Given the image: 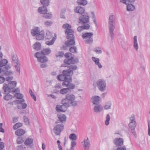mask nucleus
I'll use <instances>...</instances> for the list:
<instances>
[{
	"label": "nucleus",
	"mask_w": 150,
	"mask_h": 150,
	"mask_svg": "<svg viewBox=\"0 0 150 150\" xmlns=\"http://www.w3.org/2000/svg\"><path fill=\"white\" fill-rule=\"evenodd\" d=\"M75 99V96L74 94H67L65 96V98L62 99L61 102L66 108H68L70 106L75 107L77 105V102Z\"/></svg>",
	"instance_id": "1"
},
{
	"label": "nucleus",
	"mask_w": 150,
	"mask_h": 150,
	"mask_svg": "<svg viewBox=\"0 0 150 150\" xmlns=\"http://www.w3.org/2000/svg\"><path fill=\"white\" fill-rule=\"evenodd\" d=\"M115 19L113 14L111 13L109 16L108 26L109 33L110 36L112 37L113 36V31L115 26Z\"/></svg>",
	"instance_id": "2"
},
{
	"label": "nucleus",
	"mask_w": 150,
	"mask_h": 150,
	"mask_svg": "<svg viewBox=\"0 0 150 150\" xmlns=\"http://www.w3.org/2000/svg\"><path fill=\"white\" fill-rule=\"evenodd\" d=\"M130 122L128 124V126L131 131L132 133L136 138V133L135 130V128L136 126V122L135 117L134 115H132L129 118Z\"/></svg>",
	"instance_id": "3"
},
{
	"label": "nucleus",
	"mask_w": 150,
	"mask_h": 150,
	"mask_svg": "<svg viewBox=\"0 0 150 150\" xmlns=\"http://www.w3.org/2000/svg\"><path fill=\"white\" fill-rule=\"evenodd\" d=\"M31 33L33 37L38 36L39 38H44V31L42 30L40 31V28L39 27L34 28L32 29Z\"/></svg>",
	"instance_id": "4"
},
{
	"label": "nucleus",
	"mask_w": 150,
	"mask_h": 150,
	"mask_svg": "<svg viewBox=\"0 0 150 150\" xmlns=\"http://www.w3.org/2000/svg\"><path fill=\"white\" fill-rule=\"evenodd\" d=\"M63 28L65 29V33L67 35V38H74V31L71 29V26L68 24L66 23L64 24L62 26Z\"/></svg>",
	"instance_id": "5"
},
{
	"label": "nucleus",
	"mask_w": 150,
	"mask_h": 150,
	"mask_svg": "<svg viewBox=\"0 0 150 150\" xmlns=\"http://www.w3.org/2000/svg\"><path fill=\"white\" fill-rule=\"evenodd\" d=\"M67 81H63L62 84L63 86H65L67 87L70 92L71 90L75 88V85L74 84L71 83L72 82V79L71 77H69Z\"/></svg>",
	"instance_id": "6"
},
{
	"label": "nucleus",
	"mask_w": 150,
	"mask_h": 150,
	"mask_svg": "<svg viewBox=\"0 0 150 150\" xmlns=\"http://www.w3.org/2000/svg\"><path fill=\"white\" fill-rule=\"evenodd\" d=\"M89 18L88 14L85 13L79 16V23L84 25L88 24L89 22Z\"/></svg>",
	"instance_id": "7"
},
{
	"label": "nucleus",
	"mask_w": 150,
	"mask_h": 150,
	"mask_svg": "<svg viewBox=\"0 0 150 150\" xmlns=\"http://www.w3.org/2000/svg\"><path fill=\"white\" fill-rule=\"evenodd\" d=\"M96 84L98 88L100 91L103 92L106 90V83L105 80L99 79L97 81Z\"/></svg>",
	"instance_id": "8"
},
{
	"label": "nucleus",
	"mask_w": 150,
	"mask_h": 150,
	"mask_svg": "<svg viewBox=\"0 0 150 150\" xmlns=\"http://www.w3.org/2000/svg\"><path fill=\"white\" fill-rule=\"evenodd\" d=\"M34 56L37 58L38 62L41 63H45L48 61V58L47 57L43 55L40 52H38L36 53Z\"/></svg>",
	"instance_id": "9"
},
{
	"label": "nucleus",
	"mask_w": 150,
	"mask_h": 150,
	"mask_svg": "<svg viewBox=\"0 0 150 150\" xmlns=\"http://www.w3.org/2000/svg\"><path fill=\"white\" fill-rule=\"evenodd\" d=\"M12 60L13 64H16L15 67L17 71L19 73H20V64L18 62L17 55H14L12 57Z\"/></svg>",
	"instance_id": "10"
},
{
	"label": "nucleus",
	"mask_w": 150,
	"mask_h": 150,
	"mask_svg": "<svg viewBox=\"0 0 150 150\" xmlns=\"http://www.w3.org/2000/svg\"><path fill=\"white\" fill-rule=\"evenodd\" d=\"M64 128V126L62 124H57L54 127V132L56 135H59Z\"/></svg>",
	"instance_id": "11"
},
{
	"label": "nucleus",
	"mask_w": 150,
	"mask_h": 150,
	"mask_svg": "<svg viewBox=\"0 0 150 150\" xmlns=\"http://www.w3.org/2000/svg\"><path fill=\"white\" fill-rule=\"evenodd\" d=\"M8 61L6 59H4L0 62V66L1 67H3V69L5 71H9L10 70L8 71V70L11 68V66L9 65H6Z\"/></svg>",
	"instance_id": "12"
},
{
	"label": "nucleus",
	"mask_w": 150,
	"mask_h": 150,
	"mask_svg": "<svg viewBox=\"0 0 150 150\" xmlns=\"http://www.w3.org/2000/svg\"><path fill=\"white\" fill-rule=\"evenodd\" d=\"M79 62V59L77 58H75L71 57L69 59H65L64 62L67 64H77Z\"/></svg>",
	"instance_id": "13"
},
{
	"label": "nucleus",
	"mask_w": 150,
	"mask_h": 150,
	"mask_svg": "<svg viewBox=\"0 0 150 150\" xmlns=\"http://www.w3.org/2000/svg\"><path fill=\"white\" fill-rule=\"evenodd\" d=\"M83 146L84 150H89L91 146L90 141L88 137L84 139Z\"/></svg>",
	"instance_id": "14"
},
{
	"label": "nucleus",
	"mask_w": 150,
	"mask_h": 150,
	"mask_svg": "<svg viewBox=\"0 0 150 150\" xmlns=\"http://www.w3.org/2000/svg\"><path fill=\"white\" fill-rule=\"evenodd\" d=\"M101 100V98L99 96H94L92 97L91 99V101L93 104H98Z\"/></svg>",
	"instance_id": "15"
},
{
	"label": "nucleus",
	"mask_w": 150,
	"mask_h": 150,
	"mask_svg": "<svg viewBox=\"0 0 150 150\" xmlns=\"http://www.w3.org/2000/svg\"><path fill=\"white\" fill-rule=\"evenodd\" d=\"M2 88L5 94H9L13 91L12 88H10L8 84L6 83L3 84Z\"/></svg>",
	"instance_id": "16"
},
{
	"label": "nucleus",
	"mask_w": 150,
	"mask_h": 150,
	"mask_svg": "<svg viewBox=\"0 0 150 150\" xmlns=\"http://www.w3.org/2000/svg\"><path fill=\"white\" fill-rule=\"evenodd\" d=\"M57 105L56 106V110L58 112H64L66 110L67 108H66L64 105Z\"/></svg>",
	"instance_id": "17"
},
{
	"label": "nucleus",
	"mask_w": 150,
	"mask_h": 150,
	"mask_svg": "<svg viewBox=\"0 0 150 150\" xmlns=\"http://www.w3.org/2000/svg\"><path fill=\"white\" fill-rule=\"evenodd\" d=\"M114 142L117 146H121L123 144L124 140L122 138H116L115 139Z\"/></svg>",
	"instance_id": "18"
},
{
	"label": "nucleus",
	"mask_w": 150,
	"mask_h": 150,
	"mask_svg": "<svg viewBox=\"0 0 150 150\" xmlns=\"http://www.w3.org/2000/svg\"><path fill=\"white\" fill-rule=\"evenodd\" d=\"M85 11L84 7L80 6H76L74 9V11L75 13H81V14L84 13Z\"/></svg>",
	"instance_id": "19"
},
{
	"label": "nucleus",
	"mask_w": 150,
	"mask_h": 150,
	"mask_svg": "<svg viewBox=\"0 0 150 150\" xmlns=\"http://www.w3.org/2000/svg\"><path fill=\"white\" fill-rule=\"evenodd\" d=\"M62 74L66 76L67 77H71L73 74L72 70L69 69L68 70H65L63 71Z\"/></svg>",
	"instance_id": "20"
},
{
	"label": "nucleus",
	"mask_w": 150,
	"mask_h": 150,
	"mask_svg": "<svg viewBox=\"0 0 150 150\" xmlns=\"http://www.w3.org/2000/svg\"><path fill=\"white\" fill-rule=\"evenodd\" d=\"M58 80L60 81H67L69 78V77H67L65 76L63 74H62L58 75L57 76Z\"/></svg>",
	"instance_id": "21"
},
{
	"label": "nucleus",
	"mask_w": 150,
	"mask_h": 150,
	"mask_svg": "<svg viewBox=\"0 0 150 150\" xmlns=\"http://www.w3.org/2000/svg\"><path fill=\"white\" fill-rule=\"evenodd\" d=\"M92 59L93 61L95 63V64L98 65L99 69H101L102 67V65L99 62L100 59L99 58L94 57H92Z\"/></svg>",
	"instance_id": "22"
},
{
	"label": "nucleus",
	"mask_w": 150,
	"mask_h": 150,
	"mask_svg": "<svg viewBox=\"0 0 150 150\" xmlns=\"http://www.w3.org/2000/svg\"><path fill=\"white\" fill-rule=\"evenodd\" d=\"M94 108V111L96 113L101 112L103 109L102 106L100 105H96Z\"/></svg>",
	"instance_id": "23"
},
{
	"label": "nucleus",
	"mask_w": 150,
	"mask_h": 150,
	"mask_svg": "<svg viewBox=\"0 0 150 150\" xmlns=\"http://www.w3.org/2000/svg\"><path fill=\"white\" fill-rule=\"evenodd\" d=\"M56 38H52L51 40L49 38H46L45 43L48 45H53L55 41Z\"/></svg>",
	"instance_id": "24"
},
{
	"label": "nucleus",
	"mask_w": 150,
	"mask_h": 150,
	"mask_svg": "<svg viewBox=\"0 0 150 150\" xmlns=\"http://www.w3.org/2000/svg\"><path fill=\"white\" fill-rule=\"evenodd\" d=\"M51 52V50L49 48H45L43 49L40 53L43 55H46L49 54Z\"/></svg>",
	"instance_id": "25"
},
{
	"label": "nucleus",
	"mask_w": 150,
	"mask_h": 150,
	"mask_svg": "<svg viewBox=\"0 0 150 150\" xmlns=\"http://www.w3.org/2000/svg\"><path fill=\"white\" fill-rule=\"evenodd\" d=\"M41 47L40 43L38 42H36L33 45V48L36 51L40 50Z\"/></svg>",
	"instance_id": "26"
},
{
	"label": "nucleus",
	"mask_w": 150,
	"mask_h": 150,
	"mask_svg": "<svg viewBox=\"0 0 150 150\" xmlns=\"http://www.w3.org/2000/svg\"><path fill=\"white\" fill-rule=\"evenodd\" d=\"M25 133V131L22 129H18L15 132V134L16 135L21 136L23 135Z\"/></svg>",
	"instance_id": "27"
},
{
	"label": "nucleus",
	"mask_w": 150,
	"mask_h": 150,
	"mask_svg": "<svg viewBox=\"0 0 150 150\" xmlns=\"http://www.w3.org/2000/svg\"><path fill=\"white\" fill-rule=\"evenodd\" d=\"M90 25L89 24H86L81 26H79L77 28V30L78 31L80 32L83 29H88L90 28Z\"/></svg>",
	"instance_id": "28"
},
{
	"label": "nucleus",
	"mask_w": 150,
	"mask_h": 150,
	"mask_svg": "<svg viewBox=\"0 0 150 150\" xmlns=\"http://www.w3.org/2000/svg\"><path fill=\"white\" fill-rule=\"evenodd\" d=\"M38 11L39 13L43 14L47 12L46 7L44 6L39 7L38 9Z\"/></svg>",
	"instance_id": "29"
},
{
	"label": "nucleus",
	"mask_w": 150,
	"mask_h": 150,
	"mask_svg": "<svg viewBox=\"0 0 150 150\" xmlns=\"http://www.w3.org/2000/svg\"><path fill=\"white\" fill-rule=\"evenodd\" d=\"M10 80L9 81H10V82L7 84L8 86L10 87V88H12V90H13V89L15 88L17 85V82L15 81H11Z\"/></svg>",
	"instance_id": "30"
},
{
	"label": "nucleus",
	"mask_w": 150,
	"mask_h": 150,
	"mask_svg": "<svg viewBox=\"0 0 150 150\" xmlns=\"http://www.w3.org/2000/svg\"><path fill=\"white\" fill-rule=\"evenodd\" d=\"M58 117L60 121L62 122H63V121H65L66 120V116L64 114H60L58 115Z\"/></svg>",
	"instance_id": "31"
},
{
	"label": "nucleus",
	"mask_w": 150,
	"mask_h": 150,
	"mask_svg": "<svg viewBox=\"0 0 150 150\" xmlns=\"http://www.w3.org/2000/svg\"><path fill=\"white\" fill-rule=\"evenodd\" d=\"M75 44V42L73 39L68 40L65 42V45L67 47L71 45H74Z\"/></svg>",
	"instance_id": "32"
},
{
	"label": "nucleus",
	"mask_w": 150,
	"mask_h": 150,
	"mask_svg": "<svg viewBox=\"0 0 150 150\" xmlns=\"http://www.w3.org/2000/svg\"><path fill=\"white\" fill-rule=\"evenodd\" d=\"M33 139L28 138L25 140L24 144L26 145H29L33 143Z\"/></svg>",
	"instance_id": "33"
},
{
	"label": "nucleus",
	"mask_w": 150,
	"mask_h": 150,
	"mask_svg": "<svg viewBox=\"0 0 150 150\" xmlns=\"http://www.w3.org/2000/svg\"><path fill=\"white\" fill-rule=\"evenodd\" d=\"M77 2L78 4L85 6L87 4V1L86 0H77Z\"/></svg>",
	"instance_id": "34"
},
{
	"label": "nucleus",
	"mask_w": 150,
	"mask_h": 150,
	"mask_svg": "<svg viewBox=\"0 0 150 150\" xmlns=\"http://www.w3.org/2000/svg\"><path fill=\"white\" fill-rule=\"evenodd\" d=\"M49 2V0H40V1L41 4L46 7L48 6Z\"/></svg>",
	"instance_id": "35"
},
{
	"label": "nucleus",
	"mask_w": 150,
	"mask_h": 150,
	"mask_svg": "<svg viewBox=\"0 0 150 150\" xmlns=\"http://www.w3.org/2000/svg\"><path fill=\"white\" fill-rule=\"evenodd\" d=\"M135 9L134 6L132 4H129L127 5V10L129 11H133Z\"/></svg>",
	"instance_id": "36"
},
{
	"label": "nucleus",
	"mask_w": 150,
	"mask_h": 150,
	"mask_svg": "<svg viewBox=\"0 0 150 150\" xmlns=\"http://www.w3.org/2000/svg\"><path fill=\"white\" fill-rule=\"evenodd\" d=\"M69 92H70L67 88L61 89L60 91V93L63 95L67 94Z\"/></svg>",
	"instance_id": "37"
},
{
	"label": "nucleus",
	"mask_w": 150,
	"mask_h": 150,
	"mask_svg": "<svg viewBox=\"0 0 150 150\" xmlns=\"http://www.w3.org/2000/svg\"><path fill=\"white\" fill-rule=\"evenodd\" d=\"M93 34L92 33H87L82 35V38H91L93 36Z\"/></svg>",
	"instance_id": "38"
},
{
	"label": "nucleus",
	"mask_w": 150,
	"mask_h": 150,
	"mask_svg": "<svg viewBox=\"0 0 150 150\" xmlns=\"http://www.w3.org/2000/svg\"><path fill=\"white\" fill-rule=\"evenodd\" d=\"M69 138L72 141H75L77 139V136L75 134H71L69 135Z\"/></svg>",
	"instance_id": "39"
},
{
	"label": "nucleus",
	"mask_w": 150,
	"mask_h": 150,
	"mask_svg": "<svg viewBox=\"0 0 150 150\" xmlns=\"http://www.w3.org/2000/svg\"><path fill=\"white\" fill-rule=\"evenodd\" d=\"M24 140V139L23 137L20 136L18 137L17 140V143L18 144H20L23 143Z\"/></svg>",
	"instance_id": "40"
},
{
	"label": "nucleus",
	"mask_w": 150,
	"mask_h": 150,
	"mask_svg": "<svg viewBox=\"0 0 150 150\" xmlns=\"http://www.w3.org/2000/svg\"><path fill=\"white\" fill-rule=\"evenodd\" d=\"M43 16L46 19H51L52 17V14L45 13L43 14Z\"/></svg>",
	"instance_id": "41"
},
{
	"label": "nucleus",
	"mask_w": 150,
	"mask_h": 150,
	"mask_svg": "<svg viewBox=\"0 0 150 150\" xmlns=\"http://www.w3.org/2000/svg\"><path fill=\"white\" fill-rule=\"evenodd\" d=\"M23 125L22 123L20 122H18L16 123L13 126V129H14L16 130L18 128L21 127Z\"/></svg>",
	"instance_id": "42"
},
{
	"label": "nucleus",
	"mask_w": 150,
	"mask_h": 150,
	"mask_svg": "<svg viewBox=\"0 0 150 150\" xmlns=\"http://www.w3.org/2000/svg\"><path fill=\"white\" fill-rule=\"evenodd\" d=\"M94 51L98 54H100L102 52L101 48L100 47H97L95 48L94 49Z\"/></svg>",
	"instance_id": "43"
},
{
	"label": "nucleus",
	"mask_w": 150,
	"mask_h": 150,
	"mask_svg": "<svg viewBox=\"0 0 150 150\" xmlns=\"http://www.w3.org/2000/svg\"><path fill=\"white\" fill-rule=\"evenodd\" d=\"M134 46L136 50H138V45L137 42V38H134Z\"/></svg>",
	"instance_id": "44"
},
{
	"label": "nucleus",
	"mask_w": 150,
	"mask_h": 150,
	"mask_svg": "<svg viewBox=\"0 0 150 150\" xmlns=\"http://www.w3.org/2000/svg\"><path fill=\"white\" fill-rule=\"evenodd\" d=\"M111 103L110 102H108L106 103L104 108L105 110H108L110 108Z\"/></svg>",
	"instance_id": "45"
},
{
	"label": "nucleus",
	"mask_w": 150,
	"mask_h": 150,
	"mask_svg": "<svg viewBox=\"0 0 150 150\" xmlns=\"http://www.w3.org/2000/svg\"><path fill=\"white\" fill-rule=\"evenodd\" d=\"M110 119V117L109 114H107L106 117V120L105 122V125H108L109 124V121Z\"/></svg>",
	"instance_id": "46"
},
{
	"label": "nucleus",
	"mask_w": 150,
	"mask_h": 150,
	"mask_svg": "<svg viewBox=\"0 0 150 150\" xmlns=\"http://www.w3.org/2000/svg\"><path fill=\"white\" fill-rule=\"evenodd\" d=\"M71 147L70 148V150H74V147L76 145V142L75 141H72L71 144Z\"/></svg>",
	"instance_id": "47"
},
{
	"label": "nucleus",
	"mask_w": 150,
	"mask_h": 150,
	"mask_svg": "<svg viewBox=\"0 0 150 150\" xmlns=\"http://www.w3.org/2000/svg\"><path fill=\"white\" fill-rule=\"evenodd\" d=\"M14 96L19 99H22L23 97V95L22 94L19 93H16L14 95Z\"/></svg>",
	"instance_id": "48"
},
{
	"label": "nucleus",
	"mask_w": 150,
	"mask_h": 150,
	"mask_svg": "<svg viewBox=\"0 0 150 150\" xmlns=\"http://www.w3.org/2000/svg\"><path fill=\"white\" fill-rule=\"evenodd\" d=\"M4 97V99L6 100H8L11 99L12 98V96L9 94H6Z\"/></svg>",
	"instance_id": "49"
},
{
	"label": "nucleus",
	"mask_w": 150,
	"mask_h": 150,
	"mask_svg": "<svg viewBox=\"0 0 150 150\" xmlns=\"http://www.w3.org/2000/svg\"><path fill=\"white\" fill-rule=\"evenodd\" d=\"M85 39V41L86 43L87 44H90L93 42L92 38H84Z\"/></svg>",
	"instance_id": "50"
},
{
	"label": "nucleus",
	"mask_w": 150,
	"mask_h": 150,
	"mask_svg": "<svg viewBox=\"0 0 150 150\" xmlns=\"http://www.w3.org/2000/svg\"><path fill=\"white\" fill-rule=\"evenodd\" d=\"M29 92L32 98L35 101H36V97L34 93H33V92H32V90L30 89V90Z\"/></svg>",
	"instance_id": "51"
},
{
	"label": "nucleus",
	"mask_w": 150,
	"mask_h": 150,
	"mask_svg": "<svg viewBox=\"0 0 150 150\" xmlns=\"http://www.w3.org/2000/svg\"><path fill=\"white\" fill-rule=\"evenodd\" d=\"M53 23V22L51 21H47L44 22L45 25L46 26L48 27L50 26Z\"/></svg>",
	"instance_id": "52"
},
{
	"label": "nucleus",
	"mask_w": 150,
	"mask_h": 150,
	"mask_svg": "<svg viewBox=\"0 0 150 150\" xmlns=\"http://www.w3.org/2000/svg\"><path fill=\"white\" fill-rule=\"evenodd\" d=\"M56 57H62L64 55V53L62 52H58L56 54Z\"/></svg>",
	"instance_id": "53"
},
{
	"label": "nucleus",
	"mask_w": 150,
	"mask_h": 150,
	"mask_svg": "<svg viewBox=\"0 0 150 150\" xmlns=\"http://www.w3.org/2000/svg\"><path fill=\"white\" fill-rule=\"evenodd\" d=\"M70 51L73 53L77 52V48L75 47H71L70 49Z\"/></svg>",
	"instance_id": "54"
},
{
	"label": "nucleus",
	"mask_w": 150,
	"mask_h": 150,
	"mask_svg": "<svg viewBox=\"0 0 150 150\" xmlns=\"http://www.w3.org/2000/svg\"><path fill=\"white\" fill-rule=\"evenodd\" d=\"M23 119H24V122L26 125H28L29 123V122L28 118L25 116L23 117Z\"/></svg>",
	"instance_id": "55"
},
{
	"label": "nucleus",
	"mask_w": 150,
	"mask_h": 150,
	"mask_svg": "<svg viewBox=\"0 0 150 150\" xmlns=\"http://www.w3.org/2000/svg\"><path fill=\"white\" fill-rule=\"evenodd\" d=\"M91 13L92 15V19H93V22L96 24V17L94 14V13L93 12H92Z\"/></svg>",
	"instance_id": "56"
},
{
	"label": "nucleus",
	"mask_w": 150,
	"mask_h": 150,
	"mask_svg": "<svg viewBox=\"0 0 150 150\" xmlns=\"http://www.w3.org/2000/svg\"><path fill=\"white\" fill-rule=\"evenodd\" d=\"M77 68V67L76 65H71L69 68V69H70L71 70H75Z\"/></svg>",
	"instance_id": "57"
},
{
	"label": "nucleus",
	"mask_w": 150,
	"mask_h": 150,
	"mask_svg": "<svg viewBox=\"0 0 150 150\" xmlns=\"http://www.w3.org/2000/svg\"><path fill=\"white\" fill-rule=\"evenodd\" d=\"M3 76H0V84L3 83L5 80H6L5 78Z\"/></svg>",
	"instance_id": "58"
},
{
	"label": "nucleus",
	"mask_w": 150,
	"mask_h": 150,
	"mask_svg": "<svg viewBox=\"0 0 150 150\" xmlns=\"http://www.w3.org/2000/svg\"><path fill=\"white\" fill-rule=\"evenodd\" d=\"M120 2L126 4L129 3L128 0H120Z\"/></svg>",
	"instance_id": "59"
},
{
	"label": "nucleus",
	"mask_w": 150,
	"mask_h": 150,
	"mask_svg": "<svg viewBox=\"0 0 150 150\" xmlns=\"http://www.w3.org/2000/svg\"><path fill=\"white\" fill-rule=\"evenodd\" d=\"M148 134L150 136V121H148Z\"/></svg>",
	"instance_id": "60"
},
{
	"label": "nucleus",
	"mask_w": 150,
	"mask_h": 150,
	"mask_svg": "<svg viewBox=\"0 0 150 150\" xmlns=\"http://www.w3.org/2000/svg\"><path fill=\"white\" fill-rule=\"evenodd\" d=\"M21 99L20 100H17L16 102L18 103H19L20 104L21 103H22L25 100L23 99Z\"/></svg>",
	"instance_id": "61"
},
{
	"label": "nucleus",
	"mask_w": 150,
	"mask_h": 150,
	"mask_svg": "<svg viewBox=\"0 0 150 150\" xmlns=\"http://www.w3.org/2000/svg\"><path fill=\"white\" fill-rule=\"evenodd\" d=\"M117 150H126V149L125 146L118 147Z\"/></svg>",
	"instance_id": "62"
},
{
	"label": "nucleus",
	"mask_w": 150,
	"mask_h": 150,
	"mask_svg": "<svg viewBox=\"0 0 150 150\" xmlns=\"http://www.w3.org/2000/svg\"><path fill=\"white\" fill-rule=\"evenodd\" d=\"M47 64L46 63H42L40 65V67L41 68H45L47 66Z\"/></svg>",
	"instance_id": "63"
},
{
	"label": "nucleus",
	"mask_w": 150,
	"mask_h": 150,
	"mask_svg": "<svg viewBox=\"0 0 150 150\" xmlns=\"http://www.w3.org/2000/svg\"><path fill=\"white\" fill-rule=\"evenodd\" d=\"M55 87L57 88H62V86L60 83H57L55 85Z\"/></svg>",
	"instance_id": "64"
}]
</instances>
